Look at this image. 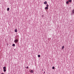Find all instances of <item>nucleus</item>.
Returning <instances> with one entry per match:
<instances>
[{
  "label": "nucleus",
  "instance_id": "nucleus-1",
  "mask_svg": "<svg viewBox=\"0 0 74 74\" xmlns=\"http://www.w3.org/2000/svg\"><path fill=\"white\" fill-rule=\"evenodd\" d=\"M18 41V39H16L14 40V42L15 43H16Z\"/></svg>",
  "mask_w": 74,
  "mask_h": 74
},
{
  "label": "nucleus",
  "instance_id": "nucleus-2",
  "mask_svg": "<svg viewBox=\"0 0 74 74\" xmlns=\"http://www.w3.org/2000/svg\"><path fill=\"white\" fill-rule=\"evenodd\" d=\"M45 10H48V8L47 7H45Z\"/></svg>",
  "mask_w": 74,
  "mask_h": 74
},
{
  "label": "nucleus",
  "instance_id": "nucleus-3",
  "mask_svg": "<svg viewBox=\"0 0 74 74\" xmlns=\"http://www.w3.org/2000/svg\"><path fill=\"white\" fill-rule=\"evenodd\" d=\"M44 4H47V2L46 1H45L44 2Z\"/></svg>",
  "mask_w": 74,
  "mask_h": 74
},
{
  "label": "nucleus",
  "instance_id": "nucleus-4",
  "mask_svg": "<svg viewBox=\"0 0 74 74\" xmlns=\"http://www.w3.org/2000/svg\"><path fill=\"white\" fill-rule=\"evenodd\" d=\"M9 10H10V8H7V11H9Z\"/></svg>",
  "mask_w": 74,
  "mask_h": 74
},
{
  "label": "nucleus",
  "instance_id": "nucleus-5",
  "mask_svg": "<svg viewBox=\"0 0 74 74\" xmlns=\"http://www.w3.org/2000/svg\"><path fill=\"white\" fill-rule=\"evenodd\" d=\"M15 32H18V31L17 30V29H16L15 30Z\"/></svg>",
  "mask_w": 74,
  "mask_h": 74
},
{
  "label": "nucleus",
  "instance_id": "nucleus-6",
  "mask_svg": "<svg viewBox=\"0 0 74 74\" xmlns=\"http://www.w3.org/2000/svg\"><path fill=\"white\" fill-rule=\"evenodd\" d=\"M72 1L71 0H69V3H71Z\"/></svg>",
  "mask_w": 74,
  "mask_h": 74
},
{
  "label": "nucleus",
  "instance_id": "nucleus-7",
  "mask_svg": "<svg viewBox=\"0 0 74 74\" xmlns=\"http://www.w3.org/2000/svg\"><path fill=\"white\" fill-rule=\"evenodd\" d=\"M12 46L13 47H15V44H13L12 45Z\"/></svg>",
  "mask_w": 74,
  "mask_h": 74
},
{
  "label": "nucleus",
  "instance_id": "nucleus-8",
  "mask_svg": "<svg viewBox=\"0 0 74 74\" xmlns=\"http://www.w3.org/2000/svg\"><path fill=\"white\" fill-rule=\"evenodd\" d=\"M38 58H40V57L41 56H40V55H38Z\"/></svg>",
  "mask_w": 74,
  "mask_h": 74
},
{
  "label": "nucleus",
  "instance_id": "nucleus-9",
  "mask_svg": "<svg viewBox=\"0 0 74 74\" xmlns=\"http://www.w3.org/2000/svg\"><path fill=\"white\" fill-rule=\"evenodd\" d=\"M31 72L32 73H33V71L32 70H31Z\"/></svg>",
  "mask_w": 74,
  "mask_h": 74
},
{
  "label": "nucleus",
  "instance_id": "nucleus-10",
  "mask_svg": "<svg viewBox=\"0 0 74 74\" xmlns=\"http://www.w3.org/2000/svg\"><path fill=\"white\" fill-rule=\"evenodd\" d=\"M6 69V67L5 66H4L3 68V69Z\"/></svg>",
  "mask_w": 74,
  "mask_h": 74
},
{
  "label": "nucleus",
  "instance_id": "nucleus-11",
  "mask_svg": "<svg viewBox=\"0 0 74 74\" xmlns=\"http://www.w3.org/2000/svg\"><path fill=\"white\" fill-rule=\"evenodd\" d=\"M72 13H73V14H74V9L72 10Z\"/></svg>",
  "mask_w": 74,
  "mask_h": 74
},
{
  "label": "nucleus",
  "instance_id": "nucleus-12",
  "mask_svg": "<svg viewBox=\"0 0 74 74\" xmlns=\"http://www.w3.org/2000/svg\"><path fill=\"white\" fill-rule=\"evenodd\" d=\"M3 71H4V72H5V71H6V69H4V70H3Z\"/></svg>",
  "mask_w": 74,
  "mask_h": 74
},
{
  "label": "nucleus",
  "instance_id": "nucleus-13",
  "mask_svg": "<svg viewBox=\"0 0 74 74\" xmlns=\"http://www.w3.org/2000/svg\"><path fill=\"white\" fill-rule=\"evenodd\" d=\"M69 2L68 1H67L66 2V4H69Z\"/></svg>",
  "mask_w": 74,
  "mask_h": 74
},
{
  "label": "nucleus",
  "instance_id": "nucleus-14",
  "mask_svg": "<svg viewBox=\"0 0 74 74\" xmlns=\"http://www.w3.org/2000/svg\"><path fill=\"white\" fill-rule=\"evenodd\" d=\"M52 69H55V67L54 66H53L52 67Z\"/></svg>",
  "mask_w": 74,
  "mask_h": 74
},
{
  "label": "nucleus",
  "instance_id": "nucleus-15",
  "mask_svg": "<svg viewBox=\"0 0 74 74\" xmlns=\"http://www.w3.org/2000/svg\"><path fill=\"white\" fill-rule=\"evenodd\" d=\"M64 46H62V49H64Z\"/></svg>",
  "mask_w": 74,
  "mask_h": 74
},
{
  "label": "nucleus",
  "instance_id": "nucleus-16",
  "mask_svg": "<svg viewBox=\"0 0 74 74\" xmlns=\"http://www.w3.org/2000/svg\"><path fill=\"white\" fill-rule=\"evenodd\" d=\"M46 6H47V7H48L49 6V5H48V4H47L46 5Z\"/></svg>",
  "mask_w": 74,
  "mask_h": 74
},
{
  "label": "nucleus",
  "instance_id": "nucleus-17",
  "mask_svg": "<svg viewBox=\"0 0 74 74\" xmlns=\"http://www.w3.org/2000/svg\"><path fill=\"white\" fill-rule=\"evenodd\" d=\"M28 68V66H27L26 67V69H27Z\"/></svg>",
  "mask_w": 74,
  "mask_h": 74
},
{
  "label": "nucleus",
  "instance_id": "nucleus-18",
  "mask_svg": "<svg viewBox=\"0 0 74 74\" xmlns=\"http://www.w3.org/2000/svg\"><path fill=\"white\" fill-rule=\"evenodd\" d=\"M42 71H43V70H42Z\"/></svg>",
  "mask_w": 74,
  "mask_h": 74
},
{
  "label": "nucleus",
  "instance_id": "nucleus-19",
  "mask_svg": "<svg viewBox=\"0 0 74 74\" xmlns=\"http://www.w3.org/2000/svg\"><path fill=\"white\" fill-rule=\"evenodd\" d=\"M44 73H45V72H44Z\"/></svg>",
  "mask_w": 74,
  "mask_h": 74
}]
</instances>
